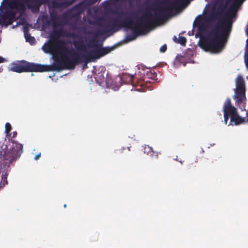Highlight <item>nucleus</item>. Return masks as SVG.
Returning <instances> with one entry per match:
<instances>
[{
	"instance_id": "412c9836",
	"label": "nucleus",
	"mask_w": 248,
	"mask_h": 248,
	"mask_svg": "<svg viewBox=\"0 0 248 248\" xmlns=\"http://www.w3.org/2000/svg\"><path fill=\"white\" fill-rule=\"evenodd\" d=\"M1 72V69L0 68V72Z\"/></svg>"
},
{
	"instance_id": "20e7f679",
	"label": "nucleus",
	"mask_w": 248,
	"mask_h": 248,
	"mask_svg": "<svg viewBox=\"0 0 248 248\" xmlns=\"http://www.w3.org/2000/svg\"><path fill=\"white\" fill-rule=\"evenodd\" d=\"M222 110L225 124H227L229 117L230 118V123L234 122L235 125L241 124L245 121L244 119L238 114L236 108L232 105L231 101L229 99L224 101Z\"/></svg>"
},
{
	"instance_id": "aec40b11",
	"label": "nucleus",
	"mask_w": 248,
	"mask_h": 248,
	"mask_svg": "<svg viewBox=\"0 0 248 248\" xmlns=\"http://www.w3.org/2000/svg\"><path fill=\"white\" fill-rule=\"evenodd\" d=\"M66 207V205L65 204L64 205V207Z\"/></svg>"
},
{
	"instance_id": "ddd939ff",
	"label": "nucleus",
	"mask_w": 248,
	"mask_h": 248,
	"mask_svg": "<svg viewBox=\"0 0 248 248\" xmlns=\"http://www.w3.org/2000/svg\"><path fill=\"white\" fill-rule=\"evenodd\" d=\"M1 179L3 181V185H5V184L7 183V181L6 180V177L5 175H3L2 174L1 176Z\"/></svg>"
},
{
	"instance_id": "f03ea898",
	"label": "nucleus",
	"mask_w": 248,
	"mask_h": 248,
	"mask_svg": "<svg viewBox=\"0 0 248 248\" xmlns=\"http://www.w3.org/2000/svg\"><path fill=\"white\" fill-rule=\"evenodd\" d=\"M50 0H2L0 6V24H11L13 21L23 16L27 7L33 10L39 9L40 4L48 2ZM69 0H54L52 5L54 7L67 6Z\"/></svg>"
},
{
	"instance_id": "6ab92c4d",
	"label": "nucleus",
	"mask_w": 248,
	"mask_h": 248,
	"mask_svg": "<svg viewBox=\"0 0 248 248\" xmlns=\"http://www.w3.org/2000/svg\"><path fill=\"white\" fill-rule=\"evenodd\" d=\"M118 89H119V87L117 88L116 89H115L114 90L117 91L118 90Z\"/></svg>"
},
{
	"instance_id": "7ed1b4c3",
	"label": "nucleus",
	"mask_w": 248,
	"mask_h": 248,
	"mask_svg": "<svg viewBox=\"0 0 248 248\" xmlns=\"http://www.w3.org/2000/svg\"><path fill=\"white\" fill-rule=\"evenodd\" d=\"M245 0H217L208 4L203 14H236Z\"/></svg>"
},
{
	"instance_id": "6e6552de",
	"label": "nucleus",
	"mask_w": 248,
	"mask_h": 248,
	"mask_svg": "<svg viewBox=\"0 0 248 248\" xmlns=\"http://www.w3.org/2000/svg\"><path fill=\"white\" fill-rule=\"evenodd\" d=\"M144 153L147 154L148 155H150V156L152 157L153 158H157L158 157V154L157 153L155 152L153 148L148 146V145H145L144 147Z\"/></svg>"
},
{
	"instance_id": "a211bd4d",
	"label": "nucleus",
	"mask_w": 248,
	"mask_h": 248,
	"mask_svg": "<svg viewBox=\"0 0 248 248\" xmlns=\"http://www.w3.org/2000/svg\"><path fill=\"white\" fill-rule=\"evenodd\" d=\"M89 16H91V14H90L91 11H89Z\"/></svg>"
},
{
	"instance_id": "2eb2a0df",
	"label": "nucleus",
	"mask_w": 248,
	"mask_h": 248,
	"mask_svg": "<svg viewBox=\"0 0 248 248\" xmlns=\"http://www.w3.org/2000/svg\"><path fill=\"white\" fill-rule=\"evenodd\" d=\"M5 61H6L5 59L0 56V63L4 62Z\"/></svg>"
},
{
	"instance_id": "4468645a",
	"label": "nucleus",
	"mask_w": 248,
	"mask_h": 248,
	"mask_svg": "<svg viewBox=\"0 0 248 248\" xmlns=\"http://www.w3.org/2000/svg\"><path fill=\"white\" fill-rule=\"evenodd\" d=\"M40 157H41V153H39L38 154L35 155V156H34V160H38Z\"/></svg>"
},
{
	"instance_id": "9b49d317",
	"label": "nucleus",
	"mask_w": 248,
	"mask_h": 248,
	"mask_svg": "<svg viewBox=\"0 0 248 248\" xmlns=\"http://www.w3.org/2000/svg\"><path fill=\"white\" fill-rule=\"evenodd\" d=\"M4 132L6 134V137L9 136V133L12 129L11 125L9 123H6L5 124Z\"/></svg>"
},
{
	"instance_id": "dca6fc26",
	"label": "nucleus",
	"mask_w": 248,
	"mask_h": 248,
	"mask_svg": "<svg viewBox=\"0 0 248 248\" xmlns=\"http://www.w3.org/2000/svg\"><path fill=\"white\" fill-rule=\"evenodd\" d=\"M12 134H13L12 137L15 138L16 137V136L17 135V132L16 131L13 132L12 133Z\"/></svg>"
},
{
	"instance_id": "9d476101",
	"label": "nucleus",
	"mask_w": 248,
	"mask_h": 248,
	"mask_svg": "<svg viewBox=\"0 0 248 248\" xmlns=\"http://www.w3.org/2000/svg\"><path fill=\"white\" fill-rule=\"evenodd\" d=\"M24 36L26 41L29 42L31 44L34 43L35 39L33 37L31 36L30 34L27 33H25Z\"/></svg>"
},
{
	"instance_id": "423d86ee",
	"label": "nucleus",
	"mask_w": 248,
	"mask_h": 248,
	"mask_svg": "<svg viewBox=\"0 0 248 248\" xmlns=\"http://www.w3.org/2000/svg\"><path fill=\"white\" fill-rule=\"evenodd\" d=\"M235 93L233 97L238 103H242L245 99V86L243 77L241 75H238L235 80Z\"/></svg>"
},
{
	"instance_id": "39448f33",
	"label": "nucleus",
	"mask_w": 248,
	"mask_h": 248,
	"mask_svg": "<svg viewBox=\"0 0 248 248\" xmlns=\"http://www.w3.org/2000/svg\"><path fill=\"white\" fill-rule=\"evenodd\" d=\"M9 71L17 73H22L28 71L35 72H44L46 67L43 65L33 63H28L23 64L20 62L13 63L8 67Z\"/></svg>"
},
{
	"instance_id": "0eeeda50",
	"label": "nucleus",
	"mask_w": 248,
	"mask_h": 248,
	"mask_svg": "<svg viewBox=\"0 0 248 248\" xmlns=\"http://www.w3.org/2000/svg\"><path fill=\"white\" fill-rule=\"evenodd\" d=\"M10 148H7L6 150L3 153V156L6 160H9L11 158L14 159L23 152V145L16 141L12 142V145H10Z\"/></svg>"
},
{
	"instance_id": "f3484780",
	"label": "nucleus",
	"mask_w": 248,
	"mask_h": 248,
	"mask_svg": "<svg viewBox=\"0 0 248 248\" xmlns=\"http://www.w3.org/2000/svg\"><path fill=\"white\" fill-rule=\"evenodd\" d=\"M58 25H57V23L56 22H54V25H53V26H54V28H55L57 26H58Z\"/></svg>"
},
{
	"instance_id": "f8f14e48",
	"label": "nucleus",
	"mask_w": 248,
	"mask_h": 248,
	"mask_svg": "<svg viewBox=\"0 0 248 248\" xmlns=\"http://www.w3.org/2000/svg\"><path fill=\"white\" fill-rule=\"evenodd\" d=\"M167 49V46L166 45H164L162 46L160 48V51L161 52H165Z\"/></svg>"
},
{
	"instance_id": "1a4fd4ad",
	"label": "nucleus",
	"mask_w": 248,
	"mask_h": 248,
	"mask_svg": "<svg viewBox=\"0 0 248 248\" xmlns=\"http://www.w3.org/2000/svg\"><path fill=\"white\" fill-rule=\"evenodd\" d=\"M173 40L175 42L179 43L183 46L185 45L186 41V38L180 36H179L178 38H177L176 36H174L173 37Z\"/></svg>"
},
{
	"instance_id": "4be33fe9",
	"label": "nucleus",
	"mask_w": 248,
	"mask_h": 248,
	"mask_svg": "<svg viewBox=\"0 0 248 248\" xmlns=\"http://www.w3.org/2000/svg\"><path fill=\"white\" fill-rule=\"evenodd\" d=\"M247 122L248 123V119L247 120Z\"/></svg>"
},
{
	"instance_id": "f257e3e1",
	"label": "nucleus",
	"mask_w": 248,
	"mask_h": 248,
	"mask_svg": "<svg viewBox=\"0 0 248 248\" xmlns=\"http://www.w3.org/2000/svg\"><path fill=\"white\" fill-rule=\"evenodd\" d=\"M130 1L132 0H128ZM127 0H109L102 5L105 12L101 18H95L91 31L82 34L63 38L50 39L42 48L51 55L54 62L53 70L60 72L65 69H73L80 62L87 64L95 62L108 54L112 48L102 47L100 40L102 34L115 32L124 27L130 29L134 34L127 36L128 41L135 40L140 34H146L153 28L162 22L173 11L183 6V0H173L163 6L155 5L143 15L131 19L122 10Z\"/></svg>"
}]
</instances>
